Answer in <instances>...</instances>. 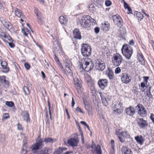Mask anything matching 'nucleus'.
I'll list each match as a JSON object with an SVG mask.
<instances>
[{
  "label": "nucleus",
  "instance_id": "f257e3e1",
  "mask_svg": "<svg viewBox=\"0 0 154 154\" xmlns=\"http://www.w3.org/2000/svg\"><path fill=\"white\" fill-rule=\"evenodd\" d=\"M56 141L55 139H53L48 137L41 139L39 136L38 137L35 143L31 146L30 148L33 151H36L39 149L42 148L44 146L43 142L45 143H52Z\"/></svg>",
  "mask_w": 154,
  "mask_h": 154
},
{
  "label": "nucleus",
  "instance_id": "f03ea898",
  "mask_svg": "<svg viewBox=\"0 0 154 154\" xmlns=\"http://www.w3.org/2000/svg\"><path fill=\"white\" fill-rule=\"evenodd\" d=\"M89 61H87L86 59L82 60L80 62V68H82L87 72L91 71L94 68V64L93 61L91 59Z\"/></svg>",
  "mask_w": 154,
  "mask_h": 154
},
{
  "label": "nucleus",
  "instance_id": "7ed1b4c3",
  "mask_svg": "<svg viewBox=\"0 0 154 154\" xmlns=\"http://www.w3.org/2000/svg\"><path fill=\"white\" fill-rule=\"evenodd\" d=\"M78 24H79L83 28L87 30L90 29V16H87L82 17L79 20V21H77Z\"/></svg>",
  "mask_w": 154,
  "mask_h": 154
},
{
  "label": "nucleus",
  "instance_id": "20e7f679",
  "mask_svg": "<svg viewBox=\"0 0 154 154\" xmlns=\"http://www.w3.org/2000/svg\"><path fill=\"white\" fill-rule=\"evenodd\" d=\"M91 48L87 44H83L81 45V52L82 55L84 57H88L91 54Z\"/></svg>",
  "mask_w": 154,
  "mask_h": 154
},
{
  "label": "nucleus",
  "instance_id": "39448f33",
  "mask_svg": "<svg viewBox=\"0 0 154 154\" xmlns=\"http://www.w3.org/2000/svg\"><path fill=\"white\" fill-rule=\"evenodd\" d=\"M122 60V57L119 53L114 54L112 58V64L116 66H119L121 63Z\"/></svg>",
  "mask_w": 154,
  "mask_h": 154
},
{
  "label": "nucleus",
  "instance_id": "423d86ee",
  "mask_svg": "<svg viewBox=\"0 0 154 154\" xmlns=\"http://www.w3.org/2000/svg\"><path fill=\"white\" fill-rule=\"evenodd\" d=\"M112 109L114 112L117 114H120L123 111L122 105L119 101L114 103Z\"/></svg>",
  "mask_w": 154,
  "mask_h": 154
},
{
  "label": "nucleus",
  "instance_id": "0eeeda50",
  "mask_svg": "<svg viewBox=\"0 0 154 154\" xmlns=\"http://www.w3.org/2000/svg\"><path fill=\"white\" fill-rule=\"evenodd\" d=\"M136 108L138 110V113L140 116L144 117L147 115L146 110L142 105L138 104L136 106Z\"/></svg>",
  "mask_w": 154,
  "mask_h": 154
},
{
  "label": "nucleus",
  "instance_id": "6e6552de",
  "mask_svg": "<svg viewBox=\"0 0 154 154\" xmlns=\"http://www.w3.org/2000/svg\"><path fill=\"white\" fill-rule=\"evenodd\" d=\"M114 23L119 27H121L123 25L122 20L121 17L118 14L114 15L112 17Z\"/></svg>",
  "mask_w": 154,
  "mask_h": 154
},
{
  "label": "nucleus",
  "instance_id": "1a4fd4ad",
  "mask_svg": "<svg viewBox=\"0 0 154 154\" xmlns=\"http://www.w3.org/2000/svg\"><path fill=\"white\" fill-rule=\"evenodd\" d=\"M95 68L99 71H102L105 68V63L103 62L101 60L97 59L96 61Z\"/></svg>",
  "mask_w": 154,
  "mask_h": 154
},
{
  "label": "nucleus",
  "instance_id": "9d476101",
  "mask_svg": "<svg viewBox=\"0 0 154 154\" xmlns=\"http://www.w3.org/2000/svg\"><path fill=\"white\" fill-rule=\"evenodd\" d=\"M97 84L100 88L101 90H103L107 86L108 80L106 79H100L98 81Z\"/></svg>",
  "mask_w": 154,
  "mask_h": 154
},
{
  "label": "nucleus",
  "instance_id": "9b49d317",
  "mask_svg": "<svg viewBox=\"0 0 154 154\" xmlns=\"http://www.w3.org/2000/svg\"><path fill=\"white\" fill-rule=\"evenodd\" d=\"M74 84L76 87V89L78 93H80L81 92V82L80 80L77 77H75L73 79Z\"/></svg>",
  "mask_w": 154,
  "mask_h": 154
},
{
  "label": "nucleus",
  "instance_id": "f8f14e48",
  "mask_svg": "<svg viewBox=\"0 0 154 154\" xmlns=\"http://www.w3.org/2000/svg\"><path fill=\"white\" fill-rule=\"evenodd\" d=\"M133 53V49L129 45H126V58L130 59Z\"/></svg>",
  "mask_w": 154,
  "mask_h": 154
},
{
  "label": "nucleus",
  "instance_id": "ddd939ff",
  "mask_svg": "<svg viewBox=\"0 0 154 154\" xmlns=\"http://www.w3.org/2000/svg\"><path fill=\"white\" fill-rule=\"evenodd\" d=\"M137 124L140 128H144L148 126L147 121L144 120L143 118H139L137 120Z\"/></svg>",
  "mask_w": 154,
  "mask_h": 154
},
{
  "label": "nucleus",
  "instance_id": "4468645a",
  "mask_svg": "<svg viewBox=\"0 0 154 154\" xmlns=\"http://www.w3.org/2000/svg\"><path fill=\"white\" fill-rule=\"evenodd\" d=\"M78 140L74 138H71L67 140L68 144L72 146H76L78 145Z\"/></svg>",
  "mask_w": 154,
  "mask_h": 154
},
{
  "label": "nucleus",
  "instance_id": "2eb2a0df",
  "mask_svg": "<svg viewBox=\"0 0 154 154\" xmlns=\"http://www.w3.org/2000/svg\"><path fill=\"white\" fill-rule=\"evenodd\" d=\"M73 36L76 39L80 40L82 38L81 32L78 29H75L73 30Z\"/></svg>",
  "mask_w": 154,
  "mask_h": 154
},
{
  "label": "nucleus",
  "instance_id": "dca6fc26",
  "mask_svg": "<svg viewBox=\"0 0 154 154\" xmlns=\"http://www.w3.org/2000/svg\"><path fill=\"white\" fill-rule=\"evenodd\" d=\"M92 143L94 145V149H92V152H95L97 154H102V151L100 146L99 144L96 145L93 141H92Z\"/></svg>",
  "mask_w": 154,
  "mask_h": 154
},
{
  "label": "nucleus",
  "instance_id": "f3484780",
  "mask_svg": "<svg viewBox=\"0 0 154 154\" xmlns=\"http://www.w3.org/2000/svg\"><path fill=\"white\" fill-rule=\"evenodd\" d=\"M14 13L16 16L20 18H23L24 19H26L25 16L23 14L20 10L16 8L14 9Z\"/></svg>",
  "mask_w": 154,
  "mask_h": 154
},
{
  "label": "nucleus",
  "instance_id": "a211bd4d",
  "mask_svg": "<svg viewBox=\"0 0 154 154\" xmlns=\"http://www.w3.org/2000/svg\"><path fill=\"white\" fill-rule=\"evenodd\" d=\"M1 65L3 69L2 71V72L7 73L9 71V69L7 67V63L6 61H2L1 63Z\"/></svg>",
  "mask_w": 154,
  "mask_h": 154
},
{
  "label": "nucleus",
  "instance_id": "6ab92c4d",
  "mask_svg": "<svg viewBox=\"0 0 154 154\" xmlns=\"http://www.w3.org/2000/svg\"><path fill=\"white\" fill-rule=\"evenodd\" d=\"M126 113L130 116H132L135 113V110L133 107L130 106L126 109Z\"/></svg>",
  "mask_w": 154,
  "mask_h": 154
},
{
  "label": "nucleus",
  "instance_id": "aec40b11",
  "mask_svg": "<svg viewBox=\"0 0 154 154\" xmlns=\"http://www.w3.org/2000/svg\"><path fill=\"white\" fill-rule=\"evenodd\" d=\"M135 140L139 144L141 145L144 143L145 140L141 135H137L134 137Z\"/></svg>",
  "mask_w": 154,
  "mask_h": 154
},
{
  "label": "nucleus",
  "instance_id": "412c9836",
  "mask_svg": "<svg viewBox=\"0 0 154 154\" xmlns=\"http://www.w3.org/2000/svg\"><path fill=\"white\" fill-rule=\"evenodd\" d=\"M23 117V119L26 121L27 122H30V118L29 114L26 111H24L22 112Z\"/></svg>",
  "mask_w": 154,
  "mask_h": 154
},
{
  "label": "nucleus",
  "instance_id": "4be33fe9",
  "mask_svg": "<svg viewBox=\"0 0 154 154\" xmlns=\"http://www.w3.org/2000/svg\"><path fill=\"white\" fill-rule=\"evenodd\" d=\"M134 15L137 19V20L139 22L141 21L143 19L144 16L143 14L140 12L136 11L135 12Z\"/></svg>",
  "mask_w": 154,
  "mask_h": 154
},
{
  "label": "nucleus",
  "instance_id": "5701e85b",
  "mask_svg": "<svg viewBox=\"0 0 154 154\" xmlns=\"http://www.w3.org/2000/svg\"><path fill=\"white\" fill-rule=\"evenodd\" d=\"M137 57L139 62L142 65H144L145 61L143 58V56L142 53H139L137 54Z\"/></svg>",
  "mask_w": 154,
  "mask_h": 154
},
{
  "label": "nucleus",
  "instance_id": "b1692460",
  "mask_svg": "<svg viewBox=\"0 0 154 154\" xmlns=\"http://www.w3.org/2000/svg\"><path fill=\"white\" fill-rule=\"evenodd\" d=\"M110 27L109 23L108 21H105L102 26V28L103 29V31H108Z\"/></svg>",
  "mask_w": 154,
  "mask_h": 154
},
{
  "label": "nucleus",
  "instance_id": "393cba45",
  "mask_svg": "<svg viewBox=\"0 0 154 154\" xmlns=\"http://www.w3.org/2000/svg\"><path fill=\"white\" fill-rule=\"evenodd\" d=\"M59 20L60 23L62 24H66L67 21V18L66 16H60L59 17Z\"/></svg>",
  "mask_w": 154,
  "mask_h": 154
},
{
  "label": "nucleus",
  "instance_id": "a878e982",
  "mask_svg": "<svg viewBox=\"0 0 154 154\" xmlns=\"http://www.w3.org/2000/svg\"><path fill=\"white\" fill-rule=\"evenodd\" d=\"M120 141L122 142H124L125 141V138L122 132H117L116 133Z\"/></svg>",
  "mask_w": 154,
  "mask_h": 154
},
{
  "label": "nucleus",
  "instance_id": "bb28decb",
  "mask_svg": "<svg viewBox=\"0 0 154 154\" xmlns=\"http://www.w3.org/2000/svg\"><path fill=\"white\" fill-rule=\"evenodd\" d=\"M6 34L5 33L0 29V38L5 42H8V41L5 39Z\"/></svg>",
  "mask_w": 154,
  "mask_h": 154
},
{
  "label": "nucleus",
  "instance_id": "cd10ccee",
  "mask_svg": "<svg viewBox=\"0 0 154 154\" xmlns=\"http://www.w3.org/2000/svg\"><path fill=\"white\" fill-rule=\"evenodd\" d=\"M67 149V148L65 147H59L57 149V150L54 152L55 154H60L63 151Z\"/></svg>",
  "mask_w": 154,
  "mask_h": 154
},
{
  "label": "nucleus",
  "instance_id": "c85d7f7f",
  "mask_svg": "<svg viewBox=\"0 0 154 154\" xmlns=\"http://www.w3.org/2000/svg\"><path fill=\"white\" fill-rule=\"evenodd\" d=\"M84 104L85 108L87 110L88 114H89L91 113L92 107L89 104H86L85 103H84Z\"/></svg>",
  "mask_w": 154,
  "mask_h": 154
},
{
  "label": "nucleus",
  "instance_id": "c756f323",
  "mask_svg": "<svg viewBox=\"0 0 154 154\" xmlns=\"http://www.w3.org/2000/svg\"><path fill=\"white\" fill-rule=\"evenodd\" d=\"M146 84L143 82H141L140 83L141 88H140V91L142 92H144L145 89L147 88V87L146 85Z\"/></svg>",
  "mask_w": 154,
  "mask_h": 154
},
{
  "label": "nucleus",
  "instance_id": "7c9ffc66",
  "mask_svg": "<svg viewBox=\"0 0 154 154\" xmlns=\"http://www.w3.org/2000/svg\"><path fill=\"white\" fill-rule=\"evenodd\" d=\"M88 7L89 11L92 13H93L95 11V6L92 4L89 5L88 6Z\"/></svg>",
  "mask_w": 154,
  "mask_h": 154
},
{
  "label": "nucleus",
  "instance_id": "2f4dec72",
  "mask_svg": "<svg viewBox=\"0 0 154 154\" xmlns=\"http://www.w3.org/2000/svg\"><path fill=\"white\" fill-rule=\"evenodd\" d=\"M107 75L110 79L112 80L113 79L114 74L112 70H109L108 73L107 74Z\"/></svg>",
  "mask_w": 154,
  "mask_h": 154
},
{
  "label": "nucleus",
  "instance_id": "473e14b6",
  "mask_svg": "<svg viewBox=\"0 0 154 154\" xmlns=\"http://www.w3.org/2000/svg\"><path fill=\"white\" fill-rule=\"evenodd\" d=\"M126 9H127L128 10L127 12V14H132V10L131 7L126 3Z\"/></svg>",
  "mask_w": 154,
  "mask_h": 154
},
{
  "label": "nucleus",
  "instance_id": "72a5a7b5",
  "mask_svg": "<svg viewBox=\"0 0 154 154\" xmlns=\"http://www.w3.org/2000/svg\"><path fill=\"white\" fill-rule=\"evenodd\" d=\"M23 89L25 94L28 95L29 94V91L27 87L24 86L23 88Z\"/></svg>",
  "mask_w": 154,
  "mask_h": 154
},
{
  "label": "nucleus",
  "instance_id": "f704fd0d",
  "mask_svg": "<svg viewBox=\"0 0 154 154\" xmlns=\"http://www.w3.org/2000/svg\"><path fill=\"white\" fill-rule=\"evenodd\" d=\"M131 77L127 74L126 77V84H128L130 83L131 81Z\"/></svg>",
  "mask_w": 154,
  "mask_h": 154
},
{
  "label": "nucleus",
  "instance_id": "c9c22d12",
  "mask_svg": "<svg viewBox=\"0 0 154 154\" xmlns=\"http://www.w3.org/2000/svg\"><path fill=\"white\" fill-rule=\"evenodd\" d=\"M5 104L10 107H12L14 106V103L12 101H6Z\"/></svg>",
  "mask_w": 154,
  "mask_h": 154
},
{
  "label": "nucleus",
  "instance_id": "e433bc0d",
  "mask_svg": "<svg viewBox=\"0 0 154 154\" xmlns=\"http://www.w3.org/2000/svg\"><path fill=\"white\" fill-rule=\"evenodd\" d=\"M37 22L38 23L42 25L44 23V21L42 20V17L40 16H39L37 18Z\"/></svg>",
  "mask_w": 154,
  "mask_h": 154
},
{
  "label": "nucleus",
  "instance_id": "4c0bfd02",
  "mask_svg": "<svg viewBox=\"0 0 154 154\" xmlns=\"http://www.w3.org/2000/svg\"><path fill=\"white\" fill-rule=\"evenodd\" d=\"M125 73H123L120 75V77H121V79L122 82L124 83H125Z\"/></svg>",
  "mask_w": 154,
  "mask_h": 154
},
{
  "label": "nucleus",
  "instance_id": "58836bf2",
  "mask_svg": "<svg viewBox=\"0 0 154 154\" xmlns=\"http://www.w3.org/2000/svg\"><path fill=\"white\" fill-rule=\"evenodd\" d=\"M9 116L8 115V113H5L4 114L3 117L2 119V121L4 120L5 119H6L9 118Z\"/></svg>",
  "mask_w": 154,
  "mask_h": 154
},
{
  "label": "nucleus",
  "instance_id": "ea45409f",
  "mask_svg": "<svg viewBox=\"0 0 154 154\" xmlns=\"http://www.w3.org/2000/svg\"><path fill=\"white\" fill-rule=\"evenodd\" d=\"M101 101L103 105L104 106H106L108 105L107 100L106 98L101 100Z\"/></svg>",
  "mask_w": 154,
  "mask_h": 154
},
{
  "label": "nucleus",
  "instance_id": "a19ab883",
  "mask_svg": "<svg viewBox=\"0 0 154 154\" xmlns=\"http://www.w3.org/2000/svg\"><path fill=\"white\" fill-rule=\"evenodd\" d=\"M54 55V58L55 60V61L57 63V64L58 63H60V62L59 60L58 57L56 56L55 53L54 52H53Z\"/></svg>",
  "mask_w": 154,
  "mask_h": 154
},
{
  "label": "nucleus",
  "instance_id": "79ce46f5",
  "mask_svg": "<svg viewBox=\"0 0 154 154\" xmlns=\"http://www.w3.org/2000/svg\"><path fill=\"white\" fill-rule=\"evenodd\" d=\"M105 4L106 6H110L112 4L111 2L109 0H106L105 1Z\"/></svg>",
  "mask_w": 154,
  "mask_h": 154
},
{
  "label": "nucleus",
  "instance_id": "37998d69",
  "mask_svg": "<svg viewBox=\"0 0 154 154\" xmlns=\"http://www.w3.org/2000/svg\"><path fill=\"white\" fill-rule=\"evenodd\" d=\"M24 66L25 68L27 70H29L30 68V65L28 63H25L24 64Z\"/></svg>",
  "mask_w": 154,
  "mask_h": 154
},
{
  "label": "nucleus",
  "instance_id": "c03bdc74",
  "mask_svg": "<svg viewBox=\"0 0 154 154\" xmlns=\"http://www.w3.org/2000/svg\"><path fill=\"white\" fill-rule=\"evenodd\" d=\"M3 83L5 87L8 88L9 87V82L7 80H6L5 79L4 80Z\"/></svg>",
  "mask_w": 154,
  "mask_h": 154
},
{
  "label": "nucleus",
  "instance_id": "a18cd8bd",
  "mask_svg": "<svg viewBox=\"0 0 154 154\" xmlns=\"http://www.w3.org/2000/svg\"><path fill=\"white\" fill-rule=\"evenodd\" d=\"M125 44L123 45L122 48V54L124 56H125Z\"/></svg>",
  "mask_w": 154,
  "mask_h": 154
},
{
  "label": "nucleus",
  "instance_id": "49530a36",
  "mask_svg": "<svg viewBox=\"0 0 154 154\" xmlns=\"http://www.w3.org/2000/svg\"><path fill=\"white\" fill-rule=\"evenodd\" d=\"M6 24L5 25V27L7 29H8L9 28H10V29H11V28H10V26H11V24L9 23V22H7L6 23L5 22Z\"/></svg>",
  "mask_w": 154,
  "mask_h": 154
},
{
  "label": "nucleus",
  "instance_id": "de8ad7c7",
  "mask_svg": "<svg viewBox=\"0 0 154 154\" xmlns=\"http://www.w3.org/2000/svg\"><path fill=\"white\" fill-rule=\"evenodd\" d=\"M9 46L11 48H14L15 47V45L12 42H7Z\"/></svg>",
  "mask_w": 154,
  "mask_h": 154
},
{
  "label": "nucleus",
  "instance_id": "09e8293b",
  "mask_svg": "<svg viewBox=\"0 0 154 154\" xmlns=\"http://www.w3.org/2000/svg\"><path fill=\"white\" fill-rule=\"evenodd\" d=\"M54 48L55 49H57V50H60L62 51V48H61L60 46L58 44H57V46H55Z\"/></svg>",
  "mask_w": 154,
  "mask_h": 154
},
{
  "label": "nucleus",
  "instance_id": "8fccbe9b",
  "mask_svg": "<svg viewBox=\"0 0 154 154\" xmlns=\"http://www.w3.org/2000/svg\"><path fill=\"white\" fill-rule=\"evenodd\" d=\"M6 38L8 39V40L9 41H13V40H12L11 37L9 35H6L5 38Z\"/></svg>",
  "mask_w": 154,
  "mask_h": 154
},
{
  "label": "nucleus",
  "instance_id": "3c124183",
  "mask_svg": "<svg viewBox=\"0 0 154 154\" xmlns=\"http://www.w3.org/2000/svg\"><path fill=\"white\" fill-rule=\"evenodd\" d=\"M126 154H133L132 151L129 149L126 150Z\"/></svg>",
  "mask_w": 154,
  "mask_h": 154
},
{
  "label": "nucleus",
  "instance_id": "603ef678",
  "mask_svg": "<svg viewBox=\"0 0 154 154\" xmlns=\"http://www.w3.org/2000/svg\"><path fill=\"white\" fill-rule=\"evenodd\" d=\"M143 78L144 79V82H145V83H146V85H147V82H148V80L149 79V77L147 76H144Z\"/></svg>",
  "mask_w": 154,
  "mask_h": 154
},
{
  "label": "nucleus",
  "instance_id": "864d4df0",
  "mask_svg": "<svg viewBox=\"0 0 154 154\" xmlns=\"http://www.w3.org/2000/svg\"><path fill=\"white\" fill-rule=\"evenodd\" d=\"M17 129L19 130H23L22 125L19 123L17 125Z\"/></svg>",
  "mask_w": 154,
  "mask_h": 154
},
{
  "label": "nucleus",
  "instance_id": "5fc2aeb1",
  "mask_svg": "<svg viewBox=\"0 0 154 154\" xmlns=\"http://www.w3.org/2000/svg\"><path fill=\"white\" fill-rule=\"evenodd\" d=\"M138 89L137 88L135 87L133 88V93L134 94H136V93L138 92Z\"/></svg>",
  "mask_w": 154,
  "mask_h": 154
},
{
  "label": "nucleus",
  "instance_id": "6e6d98bb",
  "mask_svg": "<svg viewBox=\"0 0 154 154\" xmlns=\"http://www.w3.org/2000/svg\"><path fill=\"white\" fill-rule=\"evenodd\" d=\"M134 41L133 40H130L129 42H128V44L129 45H133L134 44Z\"/></svg>",
  "mask_w": 154,
  "mask_h": 154
},
{
  "label": "nucleus",
  "instance_id": "4d7b16f0",
  "mask_svg": "<svg viewBox=\"0 0 154 154\" xmlns=\"http://www.w3.org/2000/svg\"><path fill=\"white\" fill-rule=\"evenodd\" d=\"M68 70H67V72H68L69 73V75L70 76H72L73 74L72 71L71 70V69H69V67H68Z\"/></svg>",
  "mask_w": 154,
  "mask_h": 154
},
{
  "label": "nucleus",
  "instance_id": "13d9d810",
  "mask_svg": "<svg viewBox=\"0 0 154 154\" xmlns=\"http://www.w3.org/2000/svg\"><path fill=\"white\" fill-rule=\"evenodd\" d=\"M121 69L119 67H117L116 68L115 70V72L116 73H119L120 72Z\"/></svg>",
  "mask_w": 154,
  "mask_h": 154
},
{
  "label": "nucleus",
  "instance_id": "bf43d9fd",
  "mask_svg": "<svg viewBox=\"0 0 154 154\" xmlns=\"http://www.w3.org/2000/svg\"><path fill=\"white\" fill-rule=\"evenodd\" d=\"M146 95L149 98H152V95L151 94L150 90L149 91V93H147Z\"/></svg>",
  "mask_w": 154,
  "mask_h": 154
},
{
  "label": "nucleus",
  "instance_id": "052dcab7",
  "mask_svg": "<svg viewBox=\"0 0 154 154\" xmlns=\"http://www.w3.org/2000/svg\"><path fill=\"white\" fill-rule=\"evenodd\" d=\"M76 110L78 112H80L84 113L83 112L82 110V109L80 108H79V107H77L76 109Z\"/></svg>",
  "mask_w": 154,
  "mask_h": 154
},
{
  "label": "nucleus",
  "instance_id": "680f3d73",
  "mask_svg": "<svg viewBox=\"0 0 154 154\" xmlns=\"http://www.w3.org/2000/svg\"><path fill=\"white\" fill-rule=\"evenodd\" d=\"M94 30L96 33H98L100 31L99 28L97 27H96L94 28Z\"/></svg>",
  "mask_w": 154,
  "mask_h": 154
},
{
  "label": "nucleus",
  "instance_id": "e2e57ef3",
  "mask_svg": "<svg viewBox=\"0 0 154 154\" xmlns=\"http://www.w3.org/2000/svg\"><path fill=\"white\" fill-rule=\"evenodd\" d=\"M22 32L23 33V35L25 36H28V33L26 32V31L23 29H22Z\"/></svg>",
  "mask_w": 154,
  "mask_h": 154
},
{
  "label": "nucleus",
  "instance_id": "0e129e2a",
  "mask_svg": "<svg viewBox=\"0 0 154 154\" xmlns=\"http://www.w3.org/2000/svg\"><path fill=\"white\" fill-rule=\"evenodd\" d=\"M99 94L100 96V97L101 98V100L104 99L105 98L103 94H102V93L101 92H99Z\"/></svg>",
  "mask_w": 154,
  "mask_h": 154
},
{
  "label": "nucleus",
  "instance_id": "69168bd1",
  "mask_svg": "<svg viewBox=\"0 0 154 154\" xmlns=\"http://www.w3.org/2000/svg\"><path fill=\"white\" fill-rule=\"evenodd\" d=\"M122 154H125V147L123 146L121 149Z\"/></svg>",
  "mask_w": 154,
  "mask_h": 154
},
{
  "label": "nucleus",
  "instance_id": "338daca9",
  "mask_svg": "<svg viewBox=\"0 0 154 154\" xmlns=\"http://www.w3.org/2000/svg\"><path fill=\"white\" fill-rule=\"evenodd\" d=\"M34 12L35 13V14L36 15V16H37V17L39 16L38 14V10L37 9H35Z\"/></svg>",
  "mask_w": 154,
  "mask_h": 154
},
{
  "label": "nucleus",
  "instance_id": "774afa93",
  "mask_svg": "<svg viewBox=\"0 0 154 154\" xmlns=\"http://www.w3.org/2000/svg\"><path fill=\"white\" fill-rule=\"evenodd\" d=\"M150 118V119L152 120V121H153V120H154V115L153 114L151 113V114Z\"/></svg>",
  "mask_w": 154,
  "mask_h": 154
}]
</instances>
